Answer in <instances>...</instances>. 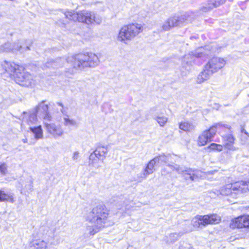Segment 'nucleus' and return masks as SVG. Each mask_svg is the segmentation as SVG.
I'll return each instance as SVG.
<instances>
[{
    "mask_svg": "<svg viewBox=\"0 0 249 249\" xmlns=\"http://www.w3.org/2000/svg\"><path fill=\"white\" fill-rule=\"evenodd\" d=\"M33 179L32 178H30L28 179L27 184L25 185V189L27 192H31L33 190Z\"/></svg>",
    "mask_w": 249,
    "mask_h": 249,
    "instance_id": "32",
    "label": "nucleus"
},
{
    "mask_svg": "<svg viewBox=\"0 0 249 249\" xmlns=\"http://www.w3.org/2000/svg\"><path fill=\"white\" fill-rule=\"evenodd\" d=\"M170 157V155H165L164 154H161L159 155V156L156 157L154 158V159H156V162L157 163L159 164H163V163H167L168 161H169V157Z\"/></svg>",
    "mask_w": 249,
    "mask_h": 249,
    "instance_id": "25",
    "label": "nucleus"
},
{
    "mask_svg": "<svg viewBox=\"0 0 249 249\" xmlns=\"http://www.w3.org/2000/svg\"><path fill=\"white\" fill-rule=\"evenodd\" d=\"M167 166L172 171H176L178 174H181L186 181H196L204 176L201 171L190 168L183 167L177 164H168Z\"/></svg>",
    "mask_w": 249,
    "mask_h": 249,
    "instance_id": "6",
    "label": "nucleus"
},
{
    "mask_svg": "<svg viewBox=\"0 0 249 249\" xmlns=\"http://www.w3.org/2000/svg\"><path fill=\"white\" fill-rule=\"evenodd\" d=\"M234 143H224V147L230 151H235L238 149L237 147L233 145Z\"/></svg>",
    "mask_w": 249,
    "mask_h": 249,
    "instance_id": "33",
    "label": "nucleus"
},
{
    "mask_svg": "<svg viewBox=\"0 0 249 249\" xmlns=\"http://www.w3.org/2000/svg\"><path fill=\"white\" fill-rule=\"evenodd\" d=\"M32 44V41L31 40H19L12 44V53H23L30 50V47Z\"/></svg>",
    "mask_w": 249,
    "mask_h": 249,
    "instance_id": "13",
    "label": "nucleus"
},
{
    "mask_svg": "<svg viewBox=\"0 0 249 249\" xmlns=\"http://www.w3.org/2000/svg\"><path fill=\"white\" fill-rule=\"evenodd\" d=\"M23 113L24 116L23 117V123H26L29 126L37 124V113L35 111L33 113L24 112Z\"/></svg>",
    "mask_w": 249,
    "mask_h": 249,
    "instance_id": "19",
    "label": "nucleus"
},
{
    "mask_svg": "<svg viewBox=\"0 0 249 249\" xmlns=\"http://www.w3.org/2000/svg\"><path fill=\"white\" fill-rule=\"evenodd\" d=\"M216 130L212 127L209 129L205 130L200 135L198 139V144L200 146L206 145L207 142H211L212 139L216 134Z\"/></svg>",
    "mask_w": 249,
    "mask_h": 249,
    "instance_id": "14",
    "label": "nucleus"
},
{
    "mask_svg": "<svg viewBox=\"0 0 249 249\" xmlns=\"http://www.w3.org/2000/svg\"><path fill=\"white\" fill-rule=\"evenodd\" d=\"M221 220L220 217L216 214L196 216L192 220L194 227L202 229L209 224L218 223Z\"/></svg>",
    "mask_w": 249,
    "mask_h": 249,
    "instance_id": "9",
    "label": "nucleus"
},
{
    "mask_svg": "<svg viewBox=\"0 0 249 249\" xmlns=\"http://www.w3.org/2000/svg\"><path fill=\"white\" fill-rule=\"evenodd\" d=\"M57 104L61 107V108L60 109L61 112L64 115L66 114L67 111L66 109L64 108V105H63V104L61 102H57Z\"/></svg>",
    "mask_w": 249,
    "mask_h": 249,
    "instance_id": "37",
    "label": "nucleus"
},
{
    "mask_svg": "<svg viewBox=\"0 0 249 249\" xmlns=\"http://www.w3.org/2000/svg\"><path fill=\"white\" fill-rule=\"evenodd\" d=\"M192 18L189 13L180 16L175 15L167 19L161 26L160 31H168L176 27H181L191 22Z\"/></svg>",
    "mask_w": 249,
    "mask_h": 249,
    "instance_id": "7",
    "label": "nucleus"
},
{
    "mask_svg": "<svg viewBox=\"0 0 249 249\" xmlns=\"http://www.w3.org/2000/svg\"><path fill=\"white\" fill-rule=\"evenodd\" d=\"M242 133H244L246 135H247L248 137H249V134L246 131V130L244 128H242L241 129Z\"/></svg>",
    "mask_w": 249,
    "mask_h": 249,
    "instance_id": "39",
    "label": "nucleus"
},
{
    "mask_svg": "<svg viewBox=\"0 0 249 249\" xmlns=\"http://www.w3.org/2000/svg\"><path fill=\"white\" fill-rule=\"evenodd\" d=\"M47 132L52 135L54 138L61 137L64 134V130L60 125H56L53 123H45Z\"/></svg>",
    "mask_w": 249,
    "mask_h": 249,
    "instance_id": "16",
    "label": "nucleus"
},
{
    "mask_svg": "<svg viewBox=\"0 0 249 249\" xmlns=\"http://www.w3.org/2000/svg\"><path fill=\"white\" fill-rule=\"evenodd\" d=\"M0 172L4 175L7 173V166L6 164L0 163Z\"/></svg>",
    "mask_w": 249,
    "mask_h": 249,
    "instance_id": "35",
    "label": "nucleus"
},
{
    "mask_svg": "<svg viewBox=\"0 0 249 249\" xmlns=\"http://www.w3.org/2000/svg\"><path fill=\"white\" fill-rule=\"evenodd\" d=\"M201 49H198L185 54L182 59V64H186L188 65H191L194 62L195 57H201L203 55V53L199 51Z\"/></svg>",
    "mask_w": 249,
    "mask_h": 249,
    "instance_id": "18",
    "label": "nucleus"
},
{
    "mask_svg": "<svg viewBox=\"0 0 249 249\" xmlns=\"http://www.w3.org/2000/svg\"><path fill=\"white\" fill-rule=\"evenodd\" d=\"M141 24L132 23L123 26L120 30L117 39L121 42L127 44L142 31Z\"/></svg>",
    "mask_w": 249,
    "mask_h": 249,
    "instance_id": "5",
    "label": "nucleus"
},
{
    "mask_svg": "<svg viewBox=\"0 0 249 249\" xmlns=\"http://www.w3.org/2000/svg\"><path fill=\"white\" fill-rule=\"evenodd\" d=\"M225 0H219L218 1L213 0L211 3H209L208 5L203 6L201 8V10L203 12H207L213 7H217L224 3Z\"/></svg>",
    "mask_w": 249,
    "mask_h": 249,
    "instance_id": "22",
    "label": "nucleus"
},
{
    "mask_svg": "<svg viewBox=\"0 0 249 249\" xmlns=\"http://www.w3.org/2000/svg\"><path fill=\"white\" fill-rule=\"evenodd\" d=\"M155 120L158 123L160 126H164L168 121V118L163 116H157L154 118Z\"/></svg>",
    "mask_w": 249,
    "mask_h": 249,
    "instance_id": "27",
    "label": "nucleus"
},
{
    "mask_svg": "<svg viewBox=\"0 0 249 249\" xmlns=\"http://www.w3.org/2000/svg\"><path fill=\"white\" fill-rule=\"evenodd\" d=\"M196 125L189 122H181L179 123V128L185 131H190L195 129Z\"/></svg>",
    "mask_w": 249,
    "mask_h": 249,
    "instance_id": "24",
    "label": "nucleus"
},
{
    "mask_svg": "<svg viewBox=\"0 0 249 249\" xmlns=\"http://www.w3.org/2000/svg\"><path fill=\"white\" fill-rule=\"evenodd\" d=\"M1 67L9 76L13 79L15 75L23 70V67L16 64L13 62L5 60L1 63Z\"/></svg>",
    "mask_w": 249,
    "mask_h": 249,
    "instance_id": "12",
    "label": "nucleus"
},
{
    "mask_svg": "<svg viewBox=\"0 0 249 249\" xmlns=\"http://www.w3.org/2000/svg\"><path fill=\"white\" fill-rule=\"evenodd\" d=\"M177 235V233H171L170 235V236L171 237V236H174V235Z\"/></svg>",
    "mask_w": 249,
    "mask_h": 249,
    "instance_id": "40",
    "label": "nucleus"
},
{
    "mask_svg": "<svg viewBox=\"0 0 249 249\" xmlns=\"http://www.w3.org/2000/svg\"><path fill=\"white\" fill-rule=\"evenodd\" d=\"M22 141H23V142H24V143H26V142H27V139H23Z\"/></svg>",
    "mask_w": 249,
    "mask_h": 249,
    "instance_id": "41",
    "label": "nucleus"
},
{
    "mask_svg": "<svg viewBox=\"0 0 249 249\" xmlns=\"http://www.w3.org/2000/svg\"><path fill=\"white\" fill-rule=\"evenodd\" d=\"M108 216V211L103 205H99L93 208L87 216V220L89 223L87 230L90 235L98 232L104 227Z\"/></svg>",
    "mask_w": 249,
    "mask_h": 249,
    "instance_id": "2",
    "label": "nucleus"
},
{
    "mask_svg": "<svg viewBox=\"0 0 249 249\" xmlns=\"http://www.w3.org/2000/svg\"><path fill=\"white\" fill-rule=\"evenodd\" d=\"M79 153L78 151H75L73 152L72 156V160L77 162L79 158Z\"/></svg>",
    "mask_w": 249,
    "mask_h": 249,
    "instance_id": "36",
    "label": "nucleus"
},
{
    "mask_svg": "<svg viewBox=\"0 0 249 249\" xmlns=\"http://www.w3.org/2000/svg\"><path fill=\"white\" fill-rule=\"evenodd\" d=\"M30 131L34 134L36 139H41L43 137V131L41 126H30L29 127Z\"/></svg>",
    "mask_w": 249,
    "mask_h": 249,
    "instance_id": "23",
    "label": "nucleus"
},
{
    "mask_svg": "<svg viewBox=\"0 0 249 249\" xmlns=\"http://www.w3.org/2000/svg\"><path fill=\"white\" fill-rule=\"evenodd\" d=\"M224 138V143H234L235 141V138L231 134H228L225 136Z\"/></svg>",
    "mask_w": 249,
    "mask_h": 249,
    "instance_id": "34",
    "label": "nucleus"
},
{
    "mask_svg": "<svg viewBox=\"0 0 249 249\" xmlns=\"http://www.w3.org/2000/svg\"><path fill=\"white\" fill-rule=\"evenodd\" d=\"M225 60L220 57H214L206 64L204 69L198 75L197 82L201 83L208 80L212 74L222 69L225 65Z\"/></svg>",
    "mask_w": 249,
    "mask_h": 249,
    "instance_id": "4",
    "label": "nucleus"
},
{
    "mask_svg": "<svg viewBox=\"0 0 249 249\" xmlns=\"http://www.w3.org/2000/svg\"><path fill=\"white\" fill-rule=\"evenodd\" d=\"M45 101L41 102L35 109L36 113L42 115L45 120L50 121L52 119V116L49 112V107L47 104H46Z\"/></svg>",
    "mask_w": 249,
    "mask_h": 249,
    "instance_id": "17",
    "label": "nucleus"
},
{
    "mask_svg": "<svg viewBox=\"0 0 249 249\" xmlns=\"http://www.w3.org/2000/svg\"><path fill=\"white\" fill-rule=\"evenodd\" d=\"M73 72V70H72L71 72V73H72Z\"/></svg>",
    "mask_w": 249,
    "mask_h": 249,
    "instance_id": "42",
    "label": "nucleus"
},
{
    "mask_svg": "<svg viewBox=\"0 0 249 249\" xmlns=\"http://www.w3.org/2000/svg\"><path fill=\"white\" fill-rule=\"evenodd\" d=\"M157 159H153L147 164L146 166L143 170L142 176L140 181L145 179L150 174H151L154 171V166L157 163Z\"/></svg>",
    "mask_w": 249,
    "mask_h": 249,
    "instance_id": "20",
    "label": "nucleus"
},
{
    "mask_svg": "<svg viewBox=\"0 0 249 249\" xmlns=\"http://www.w3.org/2000/svg\"><path fill=\"white\" fill-rule=\"evenodd\" d=\"M108 152L107 146L98 145L89 157V165L94 166L99 161L104 162Z\"/></svg>",
    "mask_w": 249,
    "mask_h": 249,
    "instance_id": "10",
    "label": "nucleus"
},
{
    "mask_svg": "<svg viewBox=\"0 0 249 249\" xmlns=\"http://www.w3.org/2000/svg\"><path fill=\"white\" fill-rule=\"evenodd\" d=\"M208 148L217 152H220L223 150V146L221 144L213 143L208 147Z\"/></svg>",
    "mask_w": 249,
    "mask_h": 249,
    "instance_id": "30",
    "label": "nucleus"
},
{
    "mask_svg": "<svg viewBox=\"0 0 249 249\" xmlns=\"http://www.w3.org/2000/svg\"><path fill=\"white\" fill-rule=\"evenodd\" d=\"M212 126L214 129L215 130H216V131H217V129L222 128V127H224V128H226L228 129H230L231 128V126L230 125L227 124H223L221 122L215 123Z\"/></svg>",
    "mask_w": 249,
    "mask_h": 249,
    "instance_id": "31",
    "label": "nucleus"
},
{
    "mask_svg": "<svg viewBox=\"0 0 249 249\" xmlns=\"http://www.w3.org/2000/svg\"><path fill=\"white\" fill-rule=\"evenodd\" d=\"M231 229H249V215H242L233 219L230 224Z\"/></svg>",
    "mask_w": 249,
    "mask_h": 249,
    "instance_id": "15",
    "label": "nucleus"
},
{
    "mask_svg": "<svg viewBox=\"0 0 249 249\" xmlns=\"http://www.w3.org/2000/svg\"><path fill=\"white\" fill-rule=\"evenodd\" d=\"M4 201H13V197L10 195L6 194L3 191L0 190V202Z\"/></svg>",
    "mask_w": 249,
    "mask_h": 249,
    "instance_id": "26",
    "label": "nucleus"
},
{
    "mask_svg": "<svg viewBox=\"0 0 249 249\" xmlns=\"http://www.w3.org/2000/svg\"><path fill=\"white\" fill-rule=\"evenodd\" d=\"M168 173H169V172L167 171V170L165 168L162 169L161 170V174L162 176H166Z\"/></svg>",
    "mask_w": 249,
    "mask_h": 249,
    "instance_id": "38",
    "label": "nucleus"
},
{
    "mask_svg": "<svg viewBox=\"0 0 249 249\" xmlns=\"http://www.w3.org/2000/svg\"><path fill=\"white\" fill-rule=\"evenodd\" d=\"M13 79L17 83L25 87L31 86L32 84L34 83L33 76L29 72L25 71L24 68L23 71H20L19 72H18L15 75Z\"/></svg>",
    "mask_w": 249,
    "mask_h": 249,
    "instance_id": "11",
    "label": "nucleus"
},
{
    "mask_svg": "<svg viewBox=\"0 0 249 249\" xmlns=\"http://www.w3.org/2000/svg\"><path fill=\"white\" fill-rule=\"evenodd\" d=\"M220 194L223 196H227L232 193L235 194L245 193L249 191V181H243L235 182L221 187Z\"/></svg>",
    "mask_w": 249,
    "mask_h": 249,
    "instance_id": "8",
    "label": "nucleus"
},
{
    "mask_svg": "<svg viewBox=\"0 0 249 249\" xmlns=\"http://www.w3.org/2000/svg\"><path fill=\"white\" fill-rule=\"evenodd\" d=\"M64 125L65 126H73L76 124V122L70 119L68 115L64 117Z\"/></svg>",
    "mask_w": 249,
    "mask_h": 249,
    "instance_id": "29",
    "label": "nucleus"
},
{
    "mask_svg": "<svg viewBox=\"0 0 249 249\" xmlns=\"http://www.w3.org/2000/svg\"><path fill=\"white\" fill-rule=\"evenodd\" d=\"M30 249H46L47 244L43 240H35L30 243Z\"/></svg>",
    "mask_w": 249,
    "mask_h": 249,
    "instance_id": "21",
    "label": "nucleus"
},
{
    "mask_svg": "<svg viewBox=\"0 0 249 249\" xmlns=\"http://www.w3.org/2000/svg\"><path fill=\"white\" fill-rule=\"evenodd\" d=\"M65 17L70 20L85 23L88 25H99L102 21V18L95 13L83 10L75 13L73 11H68L65 12Z\"/></svg>",
    "mask_w": 249,
    "mask_h": 249,
    "instance_id": "3",
    "label": "nucleus"
},
{
    "mask_svg": "<svg viewBox=\"0 0 249 249\" xmlns=\"http://www.w3.org/2000/svg\"><path fill=\"white\" fill-rule=\"evenodd\" d=\"M71 63L76 70H82L85 68H95L100 63L99 57L94 53H79L69 56L67 59L58 58L55 60H50L44 66L46 68H58L65 64Z\"/></svg>",
    "mask_w": 249,
    "mask_h": 249,
    "instance_id": "1",
    "label": "nucleus"
},
{
    "mask_svg": "<svg viewBox=\"0 0 249 249\" xmlns=\"http://www.w3.org/2000/svg\"><path fill=\"white\" fill-rule=\"evenodd\" d=\"M12 44L7 42L0 47V52H12Z\"/></svg>",
    "mask_w": 249,
    "mask_h": 249,
    "instance_id": "28",
    "label": "nucleus"
}]
</instances>
